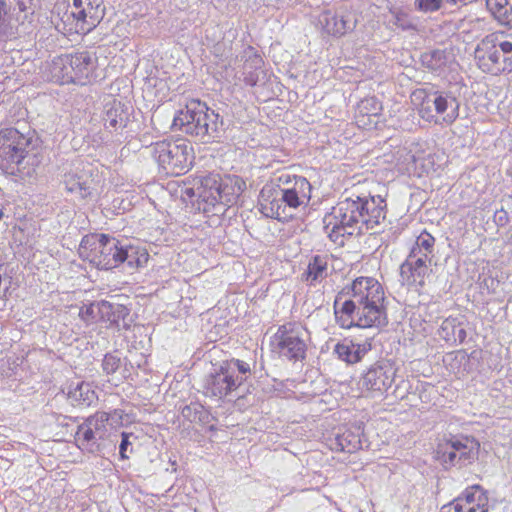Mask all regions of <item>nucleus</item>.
<instances>
[{
    "instance_id": "nucleus-1",
    "label": "nucleus",
    "mask_w": 512,
    "mask_h": 512,
    "mask_svg": "<svg viewBox=\"0 0 512 512\" xmlns=\"http://www.w3.org/2000/svg\"><path fill=\"white\" fill-rule=\"evenodd\" d=\"M381 284L371 277H359L335 297L334 314L340 327L349 329L381 327L387 324Z\"/></svg>"
},
{
    "instance_id": "nucleus-2",
    "label": "nucleus",
    "mask_w": 512,
    "mask_h": 512,
    "mask_svg": "<svg viewBox=\"0 0 512 512\" xmlns=\"http://www.w3.org/2000/svg\"><path fill=\"white\" fill-rule=\"evenodd\" d=\"M386 202L377 195H357L341 199L332 212L324 217L326 232L331 236L360 235L372 231L386 218Z\"/></svg>"
},
{
    "instance_id": "nucleus-3",
    "label": "nucleus",
    "mask_w": 512,
    "mask_h": 512,
    "mask_svg": "<svg viewBox=\"0 0 512 512\" xmlns=\"http://www.w3.org/2000/svg\"><path fill=\"white\" fill-rule=\"evenodd\" d=\"M277 181V188L265 186L261 190L260 210L266 217L287 221L293 216L292 210L309 202L311 184L289 173H281Z\"/></svg>"
},
{
    "instance_id": "nucleus-4",
    "label": "nucleus",
    "mask_w": 512,
    "mask_h": 512,
    "mask_svg": "<svg viewBox=\"0 0 512 512\" xmlns=\"http://www.w3.org/2000/svg\"><path fill=\"white\" fill-rule=\"evenodd\" d=\"M40 163L37 139L33 134H24L15 128L0 131V169L4 173L31 177Z\"/></svg>"
},
{
    "instance_id": "nucleus-5",
    "label": "nucleus",
    "mask_w": 512,
    "mask_h": 512,
    "mask_svg": "<svg viewBox=\"0 0 512 512\" xmlns=\"http://www.w3.org/2000/svg\"><path fill=\"white\" fill-rule=\"evenodd\" d=\"M173 126L202 143L219 137L223 130V118L200 100H192L173 120Z\"/></svg>"
},
{
    "instance_id": "nucleus-6",
    "label": "nucleus",
    "mask_w": 512,
    "mask_h": 512,
    "mask_svg": "<svg viewBox=\"0 0 512 512\" xmlns=\"http://www.w3.org/2000/svg\"><path fill=\"white\" fill-rule=\"evenodd\" d=\"M96 65L97 57L88 51H82L55 57L49 69L51 78L56 82L85 85Z\"/></svg>"
},
{
    "instance_id": "nucleus-7",
    "label": "nucleus",
    "mask_w": 512,
    "mask_h": 512,
    "mask_svg": "<svg viewBox=\"0 0 512 512\" xmlns=\"http://www.w3.org/2000/svg\"><path fill=\"white\" fill-rule=\"evenodd\" d=\"M79 255L99 269L110 270L118 267L121 240L107 234L85 235L79 245Z\"/></svg>"
},
{
    "instance_id": "nucleus-8",
    "label": "nucleus",
    "mask_w": 512,
    "mask_h": 512,
    "mask_svg": "<svg viewBox=\"0 0 512 512\" xmlns=\"http://www.w3.org/2000/svg\"><path fill=\"white\" fill-rule=\"evenodd\" d=\"M148 149L166 174H184L194 159L192 147L184 140H163L150 145Z\"/></svg>"
},
{
    "instance_id": "nucleus-9",
    "label": "nucleus",
    "mask_w": 512,
    "mask_h": 512,
    "mask_svg": "<svg viewBox=\"0 0 512 512\" xmlns=\"http://www.w3.org/2000/svg\"><path fill=\"white\" fill-rule=\"evenodd\" d=\"M479 443L468 437L450 436L439 442L436 459L444 467L462 468L473 463L478 457Z\"/></svg>"
},
{
    "instance_id": "nucleus-10",
    "label": "nucleus",
    "mask_w": 512,
    "mask_h": 512,
    "mask_svg": "<svg viewBox=\"0 0 512 512\" xmlns=\"http://www.w3.org/2000/svg\"><path fill=\"white\" fill-rule=\"evenodd\" d=\"M103 0H73L71 11L65 12L61 21L69 33H88L102 20Z\"/></svg>"
},
{
    "instance_id": "nucleus-11",
    "label": "nucleus",
    "mask_w": 512,
    "mask_h": 512,
    "mask_svg": "<svg viewBox=\"0 0 512 512\" xmlns=\"http://www.w3.org/2000/svg\"><path fill=\"white\" fill-rule=\"evenodd\" d=\"M304 329L296 323L280 326L274 335V343L278 353L290 360H302L306 355Z\"/></svg>"
},
{
    "instance_id": "nucleus-12",
    "label": "nucleus",
    "mask_w": 512,
    "mask_h": 512,
    "mask_svg": "<svg viewBox=\"0 0 512 512\" xmlns=\"http://www.w3.org/2000/svg\"><path fill=\"white\" fill-rule=\"evenodd\" d=\"M241 387V378L233 377L222 363L218 370L206 376L203 392L208 397L224 399Z\"/></svg>"
},
{
    "instance_id": "nucleus-13",
    "label": "nucleus",
    "mask_w": 512,
    "mask_h": 512,
    "mask_svg": "<svg viewBox=\"0 0 512 512\" xmlns=\"http://www.w3.org/2000/svg\"><path fill=\"white\" fill-rule=\"evenodd\" d=\"M396 375L393 364L387 360H380L369 367L361 378V385L371 392L383 394L392 385Z\"/></svg>"
},
{
    "instance_id": "nucleus-14",
    "label": "nucleus",
    "mask_w": 512,
    "mask_h": 512,
    "mask_svg": "<svg viewBox=\"0 0 512 512\" xmlns=\"http://www.w3.org/2000/svg\"><path fill=\"white\" fill-rule=\"evenodd\" d=\"M431 265L421 258L407 256L406 260L400 265V281L407 287L422 288L426 279L430 277Z\"/></svg>"
},
{
    "instance_id": "nucleus-15",
    "label": "nucleus",
    "mask_w": 512,
    "mask_h": 512,
    "mask_svg": "<svg viewBox=\"0 0 512 512\" xmlns=\"http://www.w3.org/2000/svg\"><path fill=\"white\" fill-rule=\"evenodd\" d=\"M476 58L478 59L479 67L484 72L489 73H503L502 71V57L491 34L482 39L476 48Z\"/></svg>"
},
{
    "instance_id": "nucleus-16",
    "label": "nucleus",
    "mask_w": 512,
    "mask_h": 512,
    "mask_svg": "<svg viewBox=\"0 0 512 512\" xmlns=\"http://www.w3.org/2000/svg\"><path fill=\"white\" fill-rule=\"evenodd\" d=\"M318 24L329 35L343 36L355 28L356 20L351 15H338L332 10H324L318 16Z\"/></svg>"
},
{
    "instance_id": "nucleus-17",
    "label": "nucleus",
    "mask_w": 512,
    "mask_h": 512,
    "mask_svg": "<svg viewBox=\"0 0 512 512\" xmlns=\"http://www.w3.org/2000/svg\"><path fill=\"white\" fill-rule=\"evenodd\" d=\"M431 96L435 114L441 115L445 123L452 124L459 117L460 103L458 99L452 92L444 90L432 91Z\"/></svg>"
},
{
    "instance_id": "nucleus-18",
    "label": "nucleus",
    "mask_w": 512,
    "mask_h": 512,
    "mask_svg": "<svg viewBox=\"0 0 512 512\" xmlns=\"http://www.w3.org/2000/svg\"><path fill=\"white\" fill-rule=\"evenodd\" d=\"M63 183L68 192L79 196L82 199L89 197L92 193L93 179L92 169H82L64 175Z\"/></svg>"
},
{
    "instance_id": "nucleus-19",
    "label": "nucleus",
    "mask_w": 512,
    "mask_h": 512,
    "mask_svg": "<svg viewBox=\"0 0 512 512\" xmlns=\"http://www.w3.org/2000/svg\"><path fill=\"white\" fill-rule=\"evenodd\" d=\"M246 188L244 180L236 175H225L220 191L217 192L216 206H232Z\"/></svg>"
},
{
    "instance_id": "nucleus-20",
    "label": "nucleus",
    "mask_w": 512,
    "mask_h": 512,
    "mask_svg": "<svg viewBox=\"0 0 512 512\" xmlns=\"http://www.w3.org/2000/svg\"><path fill=\"white\" fill-rule=\"evenodd\" d=\"M118 267L123 265L131 271L144 267L148 260L149 254L143 247L132 245L121 241V251L119 253Z\"/></svg>"
},
{
    "instance_id": "nucleus-21",
    "label": "nucleus",
    "mask_w": 512,
    "mask_h": 512,
    "mask_svg": "<svg viewBox=\"0 0 512 512\" xmlns=\"http://www.w3.org/2000/svg\"><path fill=\"white\" fill-rule=\"evenodd\" d=\"M363 430L360 425L345 429L335 435L333 447L342 452L353 453L363 449L366 440L362 439Z\"/></svg>"
},
{
    "instance_id": "nucleus-22",
    "label": "nucleus",
    "mask_w": 512,
    "mask_h": 512,
    "mask_svg": "<svg viewBox=\"0 0 512 512\" xmlns=\"http://www.w3.org/2000/svg\"><path fill=\"white\" fill-rule=\"evenodd\" d=\"M106 312L103 314V322H109L110 326L116 327L118 330H128L131 327L132 318L130 316V309L125 305L118 303H111L104 301Z\"/></svg>"
},
{
    "instance_id": "nucleus-23",
    "label": "nucleus",
    "mask_w": 512,
    "mask_h": 512,
    "mask_svg": "<svg viewBox=\"0 0 512 512\" xmlns=\"http://www.w3.org/2000/svg\"><path fill=\"white\" fill-rule=\"evenodd\" d=\"M369 350L370 345L367 346L344 339L335 345L333 352L340 360L348 364H354L359 362Z\"/></svg>"
},
{
    "instance_id": "nucleus-24",
    "label": "nucleus",
    "mask_w": 512,
    "mask_h": 512,
    "mask_svg": "<svg viewBox=\"0 0 512 512\" xmlns=\"http://www.w3.org/2000/svg\"><path fill=\"white\" fill-rule=\"evenodd\" d=\"M104 125L114 131L122 130L127 126L129 113L124 104L120 101H113L106 105L105 115L103 117Z\"/></svg>"
},
{
    "instance_id": "nucleus-25",
    "label": "nucleus",
    "mask_w": 512,
    "mask_h": 512,
    "mask_svg": "<svg viewBox=\"0 0 512 512\" xmlns=\"http://www.w3.org/2000/svg\"><path fill=\"white\" fill-rule=\"evenodd\" d=\"M98 436L94 434V430L88 425L85 420L81 425L78 426L75 439L78 447L82 451H86L92 454L100 453L104 448V443L101 442Z\"/></svg>"
},
{
    "instance_id": "nucleus-26",
    "label": "nucleus",
    "mask_w": 512,
    "mask_h": 512,
    "mask_svg": "<svg viewBox=\"0 0 512 512\" xmlns=\"http://www.w3.org/2000/svg\"><path fill=\"white\" fill-rule=\"evenodd\" d=\"M435 238L428 233L427 231H423L416 238L414 245L412 246L409 256L415 258H421V260L432 264L435 258Z\"/></svg>"
},
{
    "instance_id": "nucleus-27",
    "label": "nucleus",
    "mask_w": 512,
    "mask_h": 512,
    "mask_svg": "<svg viewBox=\"0 0 512 512\" xmlns=\"http://www.w3.org/2000/svg\"><path fill=\"white\" fill-rule=\"evenodd\" d=\"M438 334L450 344L463 343L467 337L466 330L461 322L453 317H448L442 322Z\"/></svg>"
},
{
    "instance_id": "nucleus-28",
    "label": "nucleus",
    "mask_w": 512,
    "mask_h": 512,
    "mask_svg": "<svg viewBox=\"0 0 512 512\" xmlns=\"http://www.w3.org/2000/svg\"><path fill=\"white\" fill-rule=\"evenodd\" d=\"M328 256L327 255H314L307 266L306 271L303 273L302 278L309 283V285H316L321 282L328 275Z\"/></svg>"
},
{
    "instance_id": "nucleus-29",
    "label": "nucleus",
    "mask_w": 512,
    "mask_h": 512,
    "mask_svg": "<svg viewBox=\"0 0 512 512\" xmlns=\"http://www.w3.org/2000/svg\"><path fill=\"white\" fill-rule=\"evenodd\" d=\"M223 177L210 173L201 178V192L199 197L208 205L216 207L217 192L220 191Z\"/></svg>"
},
{
    "instance_id": "nucleus-30",
    "label": "nucleus",
    "mask_w": 512,
    "mask_h": 512,
    "mask_svg": "<svg viewBox=\"0 0 512 512\" xmlns=\"http://www.w3.org/2000/svg\"><path fill=\"white\" fill-rule=\"evenodd\" d=\"M494 44L502 57V71H512V34L507 35L504 31L491 33Z\"/></svg>"
},
{
    "instance_id": "nucleus-31",
    "label": "nucleus",
    "mask_w": 512,
    "mask_h": 512,
    "mask_svg": "<svg viewBox=\"0 0 512 512\" xmlns=\"http://www.w3.org/2000/svg\"><path fill=\"white\" fill-rule=\"evenodd\" d=\"M452 60L451 53L442 49H434L424 52L421 55V62L424 67L431 71H442Z\"/></svg>"
},
{
    "instance_id": "nucleus-32",
    "label": "nucleus",
    "mask_w": 512,
    "mask_h": 512,
    "mask_svg": "<svg viewBox=\"0 0 512 512\" xmlns=\"http://www.w3.org/2000/svg\"><path fill=\"white\" fill-rule=\"evenodd\" d=\"M67 396L72 405L77 406H90L96 400L94 390L85 382H79L73 388L70 386Z\"/></svg>"
},
{
    "instance_id": "nucleus-33",
    "label": "nucleus",
    "mask_w": 512,
    "mask_h": 512,
    "mask_svg": "<svg viewBox=\"0 0 512 512\" xmlns=\"http://www.w3.org/2000/svg\"><path fill=\"white\" fill-rule=\"evenodd\" d=\"M263 59L254 53L244 64V82L249 86H255L259 82L262 71Z\"/></svg>"
},
{
    "instance_id": "nucleus-34",
    "label": "nucleus",
    "mask_w": 512,
    "mask_h": 512,
    "mask_svg": "<svg viewBox=\"0 0 512 512\" xmlns=\"http://www.w3.org/2000/svg\"><path fill=\"white\" fill-rule=\"evenodd\" d=\"M104 301L105 300H101L83 305L79 310L80 319L88 325L101 321L103 319V314L107 313Z\"/></svg>"
},
{
    "instance_id": "nucleus-35",
    "label": "nucleus",
    "mask_w": 512,
    "mask_h": 512,
    "mask_svg": "<svg viewBox=\"0 0 512 512\" xmlns=\"http://www.w3.org/2000/svg\"><path fill=\"white\" fill-rule=\"evenodd\" d=\"M432 91H435V89L432 87L430 89H419L414 93V96L418 99H421L420 105H419V115L426 119L427 121L434 120L436 114L434 110V104L432 102H429V100L432 101Z\"/></svg>"
},
{
    "instance_id": "nucleus-36",
    "label": "nucleus",
    "mask_w": 512,
    "mask_h": 512,
    "mask_svg": "<svg viewBox=\"0 0 512 512\" xmlns=\"http://www.w3.org/2000/svg\"><path fill=\"white\" fill-rule=\"evenodd\" d=\"M110 419V415L106 412H97L94 415L88 417L86 421L88 425L94 430V434H96L102 443L108 437V428L107 424Z\"/></svg>"
},
{
    "instance_id": "nucleus-37",
    "label": "nucleus",
    "mask_w": 512,
    "mask_h": 512,
    "mask_svg": "<svg viewBox=\"0 0 512 512\" xmlns=\"http://www.w3.org/2000/svg\"><path fill=\"white\" fill-rule=\"evenodd\" d=\"M182 416L189 422L205 423L208 419V412L204 406L198 402H191L181 409Z\"/></svg>"
},
{
    "instance_id": "nucleus-38",
    "label": "nucleus",
    "mask_w": 512,
    "mask_h": 512,
    "mask_svg": "<svg viewBox=\"0 0 512 512\" xmlns=\"http://www.w3.org/2000/svg\"><path fill=\"white\" fill-rule=\"evenodd\" d=\"M223 364L233 377L241 378V385L246 382L251 375L250 365L245 361L231 359L223 362Z\"/></svg>"
},
{
    "instance_id": "nucleus-39",
    "label": "nucleus",
    "mask_w": 512,
    "mask_h": 512,
    "mask_svg": "<svg viewBox=\"0 0 512 512\" xmlns=\"http://www.w3.org/2000/svg\"><path fill=\"white\" fill-rule=\"evenodd\" d=\"M358 109L361 114L376 116L381 111L382 105L376 97H368L359 103Z\"/></svg>"
},
{
    "instance_id": "nucleus-40",
    "label": "nucleus",
    "mask_w": 512,
    "mask_h": 512,
    "mask_svg": "<svg viewBox=\"0 0 512 512\" xmlns=\"http://www.w3.org/2000/svg\"><path fill=\"white\" fill-rule=\"evenodd\" d=\"M121 365V359L114 353H107L102 361V369L106 375L114 374Z\"/></svg>"
},
{
    "instance_id": "nucleus-41",
    "label": "nucleus",
    "mask_w": 512,
    "mask_h": 512,
    "mask_svg": "<svg viewBox=\"0 0 512 512\" xmlns=\"http://www.w3.org/2000/svg\"><path fill=\"white\" fill-rule=\"evenodd\" d=\"M443 0H415V8L423 13H433L441 9Z\"/></svg>"
},
{
    "instance_id": "nucleus-42",
    "label": "nucleus",
    "mask_w": 512,
    "mask_h": 512,
    "mask_svg": "<svg viewBox=\"0 0 512 512\" xmlns=\"http://www.w3.org/2000/svg\"><path fill=\"white\" fill-rule=\"evenodd\" d=\"M487 8L494 15H504L507 12L508 0H486Z\"/></svg>"
},
{
    "instance_id": "nucleus-43",
    "label": "nucleus",
    "mask_w": 512,
    "mask_h": 512,
    "mask_svg": "<svg viewBox=\"0 0 512 512\" xmlns=\"http://www.w3.org/2000/svg\"><path fill=\"white\" fill-rule=\"evenodd\" d=\"M17 6L23 15V21L34 15L33 0H18Z\"/></svg>"
},
{
    "instance_id": "nucleus-44",
    "label": "nucleus",
    "mask_w": 512,
    "mask_h": 512,
    "mask_svg": "<svg viewBox=\"0 0 512 512\" xmlns=\"http://www.w3.org/2000/svg\"><path fill=\"white\" fill-rule=\"evenodd\" d=\"M132 436L136 439V437L132 433L122 432V434H121L122 439H121V443L119 446V454H120L121 459L128 458V456L126 455V452H127L128 447L131 445V442L129 439Z\"/></svg>"
},
{
    "instance_id": "nucleus-45",
    "label": "nucleus",
    "mask_w": 512,
    "mask_h": 512,
    "mask_svg": "<svg viewBox=\"0 0 512 512\" xmlns=\"http://www.w3.org/2000/svg\"><path fill=\"white\" fill-rule=\"evenodd\" d=\"M6 14L7 5L4 0H0V39L5 37L7 34Z\"/></svg>"
},
{
    "instance_id": "nucleus-46",
    "label": "nucleus",
    "mask_w": 512,
    "mask_h": 512,
    "mask_svg": "<svg viewBox=\"0 0 512 512\" xmlns=\"http://www.w3.org/2000/svg\"><path fill=\"white\" fill-rule=\"evenodd\" d=\"M398 27H401L402 29L406 30L409 28H412V24L409 23L407 19V15L405 13H397L395 15V22Z\"/></svg>"
},
{
    "instance_id": "nucleus-47",
    "label": "nucleus",
    "mask_w": 512,
    "mask_h": 512,
    "mask_svg": "<svg viewBox=\"0 0 512 512\" xmlns=\"http://www.w3.org/2000/svg\"><path fill=\"white\" fill-rule=\"evenodd\" d=\"M481 501H482V495H479L478 503L476 505L466 507V512H488L487 509L483 508Z\"/></svg>"
},
{
    "instance_id": "nucleus-48",
    "label": "nucleus",
    "mask_w": 512,
    "mask_h": 512,
    "mask_svg": "<svg viewBox=\"0 0 512 512\" xmlns=\"http://www.w3.org/2000/svg\"><path fill=\"white\" fill-rule=\"evenodd\" d=\"M466 503L464 504L466 507L475 505V495L469 489H466L463 493Z\"/></svg>"
},
{
    "instance_id": "nucleus-49",
    "label": "nucleus",
    "mask_w": 512,
    "mask_h": 512,
    "mask_svg": "<svg viewBox=\"0 0 512 512\" xmlns=\"http://www.w3.org/2000/svg\"><path fill=\"white\" fill-rule=\"evenodd\" d=\"M462 498L457 499L454 503L451 505V509L453 512H466V506L461 504Z\"/></svg>"
},
{
    "instance_id": "nucleus-50",
    "label": "nucleus",
    "mask_w": 512,
    "mask_h": 512,
    "mask_svg": "<svg viewBox=\"0 0 512 512\" xmlns=\"http://www.w3.org/2000/svg\"><path fill=\"white\" fill-rule=\"evenodd\" d=\"M508 306L512 309V297L508 301Z\"/></svg>"
},
{
    "instance_id": "nucleus-51",
    "label": "nucleus",
    "mask_w": 512,
    "mask_h": 512,
    "mask_svg": "<svg viewBox=\"0 0 512 512\" xmlns=\"http://www.w3.org/2000/svg\"><path fill=\"white\" fill-rule=\"evenodd\" d=\"M475 488L478 492H481L479 486H476Z\"/></svg>"
},
{
    "instance_id": "nucleus-52",
    "label": "nucleus",
    "mask_w": 512,
    "mask_h": 512,
    "mask_svg": "<svg viewBox=\"0 0 512 512\" xmlns=\"http://www.w3.org/2000/svg\"><path fill=\"white\" fill-rule=\"evenodd\" d=\"M2 216H3V212H2V211H0V219L2 218Z\"/></svg>"
}]
</instances>
